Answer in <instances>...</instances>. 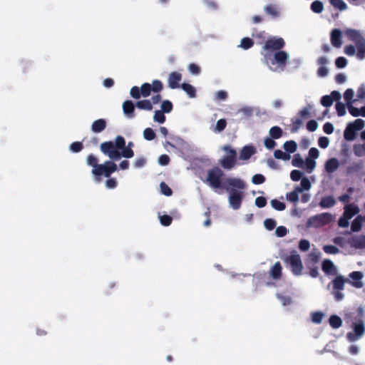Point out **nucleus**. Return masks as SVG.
<instances>
[{"mask_svg": "<svg viewBox=\"0 0 365 365\" xmlns=\"http://www.w3.org/2000/svg\"><path fill=\"white\" fill-rule=\"evenodd\" d=\"M352 328L353 331L349 332L347 334V338L350 341H354L359 339L365 333V324L362 321L354 323Z\"/></svg>", "mask_w": 365, "mask_h": 365, "instance_id": "12", "label": "nucleus"}, {"mask_svg": "<svg viewBox=\"0 0 365 365\" xmlns=\"http://www.w3.org/2000/svg\"><path fill=\"white\" fill-rule=\"evenodd\" d=\"M329 324L331 327L337 329L342 325V320L339 317L333 315L329 318Z\"/></svg>", "mask_w": 365, "mask_h": 365, "instance_id": "36", "label": "nucleus"}, {"mask_svg": "<svg viewBox=\"0 0 365 365\" xmlns=\"http://www.w3.org/2000/svg\"><path fill=\"white\" fill-rule=\"evenodd\" d=\"M346 34L351 41L355 43V44L360 41L361 39L364 38L360 32L354 29H347L346 31Z\"/></svg>", "mask_w": 365, "mask_h": 365, "instance_id": "25", "label": "nucleus"}, {"mask_svg": "<svg viewBox=\"0 0 365 365\" xmlns=\"http://www.w3.org/2000/svg\"><path fill=\"white\" fill-rule=\"evenodd\" d=\"M106 128V121L105 119H98L92 123L91 130L94 133H101Z\"/></svg>", "mask_w": 365, "mask_h": 365, "instance_id": "24", "label": "nucleus"}, {"mask_svg": "<svg viewBox=\"0 0 365 365\" xmlns=\"http://www.w3.org/2000/svg\"><path fill=\"white\" fill-rule=\"evenodd\" d=\"M364 274L361 271H354L349 274L347 282L356 289H361L364 286Z\"/></svg>", "mask_w": 365, "mask_h": 365, "instance_id": "11", "label": "nucleus"}, {"mask_svg": "<svg viewBox=\"0 0 365 365\" xmlns=\"http://www.w3.org/2000/svg\"><path fill=\"white\" fill-rule=\"evenodd\" d=\"M354 90L351 88L346 90V91L344 93V98L346 101V106H349V104H353V103H354L355 100L354 99Z\"/></svg>", "mask_w": 365, "mask_h": 365, "instance_id": "33", "label": "nucleus"}, {"mask_svg": "<svg viewBox=\"0 0 365 365\" xmlns=\"http://www.w3.org/2000/svg\"><path fill=\"white\" fill-rule=\"evenodd\" d=\"M181 88L185 91L190 98H195L196 96L195 88L189 83H182Z\"/></svg>", "mask_w": 365, "mask_h": 365, "instance_id": "35", "label": "nucleus"}, {"mask_svg": "<svg viewBox=\"0 0 365 365\" xmlns=\"http://www.w3.org/2000/svg\"><path fill=\"white\" fill-rule=\"evenodd\" d=\"M253 45H254V41L249 37H245L241 40L240 46L241 48H242L243 49L247 50V49L252 48L253 46Z\"/></svg>", "mask_w": 365, "mask_h": 365, "instance_id": "41", "label": "nucleus"}, {"mask_svg": "<svg viewBox=\"0 0 365 365\" xmlns=\"http://www.w3.org/2000/svg\"><path fill=\"white\" fill-rule=\"evenodd\" d=\"M354 152L356 155L362 157L365 155V145H356L354 146Z\"/></svg>", "mask_w": 365, "mask_h": 365, "instance_id": "51", "label": "nucleus"}, {"mask_svg": "<svg viewBox=\"0 0 365 365\" xmlns=\"http://www.w3.org/2000/svg\"><path fill=\"white\" fill-rule=\"evenodd\" d=\"M113 160H106L104 163L100 164L96 169H92L91 173L95 176L96 181L99 182L102 175L110 178L111 174L117 170V165Z\"/></svg>", "mask_w": 365, "mask_h": 365, "instance_id": "4", "label": "nucleus"}, {"mask_svg": "<svg viewBox=\"0 0 365 365\" xmlns=\"http://www.w3.org/2000/svg\"><path fill=\"white\" fill-rule=\"evenodd\" d=\"M173 106L171 101L165 100L161 103V111L165 113H169L173 110Z\"/></svg>", "mask_w": 365, "mask_h": 365, "instance_id": "42", "label": "nucleus"}, {"mask_svg": "<svg viewBox=\"0 0 365 365\" xmlns=\"http://www.w3.org/2000/svg\"><path fill=\"white\" fill-rule=\"evenodd\" d=\"M256 152L255 148L252 145H246L242 148L240 153V160H248Z\"/></svg>", "mask_w": 365, "mask_h": 365, "instance_id": "19", "label": "nucleus"}, {"mask_svg": "<svg viewBox=\"0 0 365 365\" xmlns=\"http://www.w3.org/2000/svg\"><path fill=\"white\" fill-rule=\"evenodd\" d=\"M227 126V121L225 119H220L217 121L216 125L214 128V132L220 133L223 131Z\"/></svg>", "mask_w": 365, "mask_h": 365, "instance_id": "45", "label": "nucleus"}, {"mask_svg": "<svg viewBox=\"0 0 365 365\" xmlns=\"http://www.w3.org/2000/svg\"><path fill=\"white\" fill-rule=\"evenodd\" d=\"M345 282H346V279L343 276H341V275L337 276L332 281L334 289L336 290H340V291L343 290L344 288Z\"/></svg>", "mask_w": 365, "mask_h": 365, "instance_id": "29", "label": "nucleus"}, {"mask_svg": "<svg viewBox=\"0 0 365 365\" xmlns=\"http://www.w3.org/2000/svg\"><path fill=\"white\" fill-rule=\"evenodd\" d=\"M130 96L135 99H139L142 95L140 92V88L138 86H133L131 88L130 91Z\"/></svg>", "mask_w": 365, "mask_h": 365, "instance_id": "59", "label": "nucleus"}, {"mask_svg": "<svg viewBox=\"0 0 365 365\" xmlns=\"http://www.w3.org/2000/svg\"><path fill=\"white\" fill-rule=\"evenodd\" d=\"M188 70H189L190 73H191L192 74H194V75H198L201 71L200 66L195 63H190L188 66Z\"/></svg>", "mask_w": 365, "mask_h": 365, "instance_id": "62", "label": "nucleus"}, {"mask_svg": "<svg viewBox=\"0 0 365 365\" xmlns=\"http://www.w3.org/2000/svg\"><path fill=\"white\" fill-rule=\"evenodd\" d=\"M331 42L335 47H341L342 45L341 32L339 29H334L331 33Z\"/></svg>", "mask_w": 365, "mask_h": 365, "instance_id": "20", "label": "nucleus"}, {"mask_svg": "<svg viewBox=\"0 0 365 365\" xmlns=\"http://www.w3.org/2000/svg\"><path fill=\"white\" fill-rule=\"evenodd\" d=\"M300 180V187H298V192L309 190L312 185L309 179L305 177L301 178L300 174L298 172V180Z\"/></svg>", "mask_w": 365, "mask_h": 365, "instance_id": "28", "label": "nucleus"}, {"mask_svg": "<svg viewBox=\"0 0 365 365\" xmlns=\"http://www.w3.org/2000/svg\"><path fill=\"white\" fill-rule=\"evenodd\" d=\"M266 178L262 174H256L253 175L252 178V182L253 184L255 185H260L265 182Z\"/></svg>", "mask_w": 365, "mask_h": 365, "instance_id": "52", "label": "nucleus"}, {"mask_svg": "<svg viewBox=\"0 0 365 365\" xmlns=\"http://www.w3.org/2000/svg\"><path fill=\"white\" fill-rule=\"evenodd\" d=\"M245 187V182L240 178H228L225 180L223 188L230 192L229 203L234 210L241 207L243 199V192L235 188L244 190Z\"/></svg>", "mask_w": 365, "mask_h": 365, "instance_id": "2", "label": "nucleus"}, {"mask_svg": "<svg viewBox=\"0 0 365 365\" xmlns=\"http://www.w3.org/2000/svg\"><path fill=\"white\" fill-rule=\"evenodd\" d=\"M223 150L229 153V155L224 156L220 160V165L226 169H232L237 163V152L231 146L226 145L223 147Z\"/></svg>", "mask_w": 365, "mask_h": 365, "instance_id": "7", "label": "nucleus"}, {"mask_svg": "<svg viewBox=\"0 0 365 365\" xmlns=\"http://www.w3.org/2000/svg\"><path fill=\"white\" fill-rule=\"evenodd\" d=\"M281 259L285 267L289 268L294 274H297V250H292L282 253Z\"/></svg>", "mask_w": 365, "mask_h": 365, "instance_id": "10", "label": "nucleus"}, {"mask_svg": "<svg viewBox=\"0 0 365 365\" xmlns=\"http://www.w3.org/2000/svg\"><path fill=\"white\" fill-rule=\"evenodd\" d=\"M319 150L316 148H312L309 150L308 156L304 160L298 158V167L304 169L307 173H311L316 168V160L319 157Z\"/></svg>", "mask_w": 365, "mask_h": 365, "instance_id": "5", "label": "nucleus"}, {"mask_svg": "<svg viewBox=\"0 0 365 365\" xmlns=\"http://www.w3.org/2000/svg\"><path fill=\"white\" fill-rule=\"evenodd\" d=\"M311 9L314 13L319 14L324 10V6L322 1H314L311 5Z\"/></svg>", "mask_w": 365, "mask_h": 365, "instance_id": "49", "label": "nucleus"}, {"mask_svg": "<svg viewBox=\"0 0 365 365\" xmlns=\"http://www.w3.org/2000/svg\"><path fill=\"white\" fill-rule=\"evenodd\" d=\"M336 110L338 115H339V116H344L346 113L345 105L344 103H342L341 102L336 103Z\"/></svg>", "mask_w": 365, "mask_h": 365, "instance_id": "55", "label": "nucleus"}, {"mask_svg": "<svg viewBox=\"0 0 365 365\" xmlns=\"http://www.w3.org/2000/svg\"><path fill=\"white\" fill-rule=\"evenodd\" d=\"M339 160L334 158L328 160L324 165L325 171L328 173L335 172L339 168Z\"/></svg>", "mask_w": 365, "mask_h": 365, "instance_id": "21", "label": "nucleus"}, {"mask_svg": "<svg viewBox=\"0 0 365 365\" xmlns=\"http://www.w3.org/2000/svg\"><path fill=\"white\" fill-rule=\"evenodd\" d=\"M152 91L151 84L148 83H144L140 87V92L143 97H148Z\"/></svg>", "mask_w": 365, "mask_h": 365, "instance_id": "40", "label": "nucleus"}, {"mask_svg": "<svg viewBox=\"0 0 365 365\" xmlns=\"http://www.w3.org/2000/svg\"><path fill=\"white\" fill-rule=\"evenodd\" d=\"M123 110L124 114L128 118H132L135 117V105L131 101L127 100L123 103Z\"/></svg>", "mask_w": 365, "mask_h": 365, "instance_id": "18", "label": "nucleus"}, {"mask_svg": "<svg viewBox=\"0 0 365 365\" xmlns=\"http://www.w3.org/2000/svg\"><path fill=\"white\" fill-rule=\"evenodd\" d=\"M336 204V200L332 196H325L322 198L319 205L322 208H329Z\"/></svg>", "mask_w": 365, "mask_h": 365, "instance_id": "27", "label": "nucleus"}, {"mask_svg": "<svg viewBox=\"0 0 365 365\" xmlns=\"http://www.w3.org/2000/svg\"><path fill=\"white\" fill-rule=\"evenodd\" d=\"M83 148V143L81 142H73L70 145V150L73 153H78Z\"/></svg>", "mask_w": 365, "mask_h": 365, "instance_id": "53", "label": "nucleus"}, {"mask_svg": "<svg viewBox=\"0 0 365 365\" xmlns=\"http://www.w3.org/2000/svg\"><path fill=\"white\" fill-rule=\"evenodd\" d=\"M274 155L277 159L283 160H288L291 158L290 154L283 152L281 150H276L274 153Z\"/></svg>", "mask_w": 365, "mask_h": 365, "instance_id": "47", "label": "nucleus"}, {"mask_svg": "<svg viewBox=\"0 0 365 365\" xmlns=\"http://www.w3.org/2000/svg\"><path fill=\"white\" fill-rule=\"evenodd\" d=\"M277 143L272 138H266L264 139V145L265 147L269 149L272 150L276 146Z\"/></svg>", "mask_w": 365, "mask_h": 365, "instance_id": "61", "label": "nucleus"}, {"mask_svg": "<svg viewBox=\"0 0 365 365\" xmlns=\"http://www.w3.org/2000/svg\"><path fill=\"white\" fill-rule=\"evenodd\" d=\"M160 222L163 226H169L173 222V218L170 215H163L160 216Z\"/></svg>", "mask_w": 365, "mask_h": 365, "instance_id": "54", "label": "nucleus"}, {"mask_svg": "<svg viewBox=\"0 0 365 365\" xmlns=\"http://www.w3.org/2000/svg\"><path fill=\"white\" fill-rule=\"evenodd\" d=\"M349 124L356 132L361 130L365 126V122L362 119H356Z\"/></svg>", "mask_w": 365, "mask_h": 365, "instance_id": "39", "label": "nucleus"}, {"mask_svg": "<svg viewBox=\"0 0 365 365\" xmlns=\"http://www.w3.org/2000/svg\"><path fill=\"white\" fill-rule=\"evenodd\" d=\"M284 46V41L282 38L272 37L268 38L262 46L261 54H264L266 52L272 53L275 51H281Z\"/></svg>", "mask_w": 365, "mask_h": 365, "instance_id": "8", "label": "nucleus"}, {"mask_svg": "<svg viewBox=\"0 0 365 365\" xmlns=\"http://www.w3.org/2000/svg\"><path fill=\"white\" fill-rule=\"evenodd\" d=\"M143 137L147 140H153L156 137V135L152 128H147L143 130Z\"/></svg>", "mask_w": 365, "mask_h": 365, "instance_id": "48", "label": "nucleus"}, {"mask_svg": "<svg viewBox=\"0 0 365 365\" xmlns=\"http://www.w3.org/2000/svg\"><path fill=\"white\" fill-rule=\"evenodd\" d=\"M331 4L340 11H344L347 9L346 4L343 0H329Z\"/></svg>", "mask_w": 365, "mask_h": 365, "instance_id": "38", "label": "nucleus"}, {"mask_svg": "<svg viewBox=\"0 0 365 365\" xmlns=\"http://www.w3.org/2000/svg\"><path fill=\"white\" fill-rule=\"evenodd\" d=\"M182 80L181 73L174 71L170 73L168 77V86L170 88L175 89L180 87V82Z\"/></svg>", "mask_w": 365, "mask_h": 365, "instance_id": "15", "label": "nucleus"}, {"mask_svg": "<svg viewBox=\"0 0 365 365\" xmlns=\"http://www.w3.org/2000/svg\"><path fill=\"white\" fill-rule=\"evenodd\" d=\"M264 12L272 19H275L280 16V10L276 4H269L264 6Z\"/></svg>", "mask_w": 365, "mask_h": 365, "instance_id": "17", "label": "nucleus"}, {"mask_svg": "<svg viewBox=\"0 0 365 365\" xmlns=\"http://www.w3.org/2000/svg\"><path fill=\"white\" fill-rule=\"evenodd\" d=\"M134 143L128 142L126 145L125 140L122 135H118L114 141L103 142L100 145L101 151L108 156L110 160H119L121 158H131L134 156L133 147Z\"/></svg>", "mask_w": 365, "mask_h": 365, "instance_id": "1", "label": "nucleus"}, {"mask_svg": "<svg viewBox=\"0 0 365 365\" xmlns=\"http://www.w3.org/2000/svg\"><path fill=\"white\" fill-rule=\"evenodd\" d=\"M161 192L166 196H170L173 193L171 188L164 182H162L160 185Z\"/></svg>", "mask_w": 365, "mask_h": 365, "instance_id": "57", "label": "nucleus"}, {"mask_svg": "<svg viewBox=\"0 0 365 365\" xmlns=\"http://www.w3.org/2000/svg\"><path fill=\"white\" fill-rule=\"evenodd\" d=\"M135 106L138 109L145 110H152L153 105L150 100L145 99L142 101H138L135 103Z\"/></svg>", "mask_w": 365, "mask_h": 365, "instance_id": "31", "label": "nucleus"}, {"mask_svg": "<svg viewBox=\"0 0 365 365\" xmlns=\"http://www.w3.org/2000/svg\"><path fill=\"white\" fill-rule=\"evenodd\" d=\"M356 131L350 126L347 125L344 132V137L346 140H353L355 138Z\"/></svg>", "mask_w": 365, "mask_h": 365, "instance_id": "34", "label": "nucleus"}, {"mask_svg": "<svg viewBox=\"0 0 365 365\" xmlns=\"http://www.w3.org/2000/svg\"><path fill=\"white\" fill-rule=\"evenodd\" d=\"M262 55L263 56V63H264L270 70L276 72L284 70L287 59V54L285 51L266 52Z\"/></svg>", "mask_w": 365, "mask_h": 365, "instance_id": "3", "label": "nucleus"}, {"mask_svg": "<svg viewBox=\"0 0 365 365\" xmlns=\"http://www.w3.org/2000/svg\"><path fill=\"white\" fill-rule=\"evenodd\" d=\"M276 225L277 223L275 220L271 218H267L264 221V225L265 228L269 231L274 230L276 227Z\"/></svg>", "mask_w": 365, "mask_h": 365, "instance_id": "56", "label": "nucleus"}, {"mask_svg": "<svg viewBox=\"0 0 365 365\" xmlns=\"http://www.w3.org/2000/svg\"><path fill=\"white\" fill-rule=\"evenodd\" d=\"M151 88L154 93H159L163 90V85L160 81L154 80L151 84Z\"/></svg>", "mask_w": 365, "mask_h": 365, "instance_id": "50", "label": "nucleus"}, {"mask_svg": "<svg viewBox=\"0 0 365 365\" xmlns=\"http://www.w3.org/2000/svg\"><path fill=\"white\" fill-rule=\"evenodd\" d=\"M269 135L273 139H279L282 135V130L278 126H273L269 130Z\"/></svg>", "mask_w": 365, "mask_h": 365, "instance_id": "37", "label": "nucleus"}, {"mask_svg": "<svg viewBox=\"0 0 365 365\" xmlns=\"http://www.w3.org/2000/svg\"><path fill=\"white\" fill-rule=\"evenodd\" d=\"M283 148L289 154L293 153L297 150V143L294 140L287 141L284 143Z\"/></svg>", "mask_w": 365, "mask_h": 365, "instance_id": "32", "label": "nucleus"}, {"mask_svg": "<svg viewBox=\"0 0 365 365\" xmlns=\"http://www.w3.org/2000/svg\"><path fill=\"white\" fill-rule=\"evenodd\" d=\"M349 244L351 247H353L356 250L365 249V235H354L349 240Z\"/></svg>", "mask_w": 365, "mask_h": 365, "instance_id": "13", "label": "nucleus"}, {"mask_svg": "<svg viewBox=\"0 0 365 365\" xmlns=\"http://www.w3.org/2000/svg\"><path fill=\"white\" fill-rule=\"evenodd\" d=\"M349 218L345 215H342L339 220V226L341 227H347L349 225Z\"/></svg>", "mask_w": 365, "mask_h": 365, "instance_id": "64", "label": "nucleus"}, {"mask_svg": "<svg viewBox=\"0 0 365 365\" xmlns=\"http://www.w3.org/2000/svg\"><path fill=\"white\" fill-rule=\"evenodd\" d=\"M86 163L88 165L93 167V169H96L100 165L98 158L93 154L88 155Z\"/></svg>", "mask_w": 365, "mask_h": 365, "instance_id": "43", "label": "nucleus"}, {"mask_svg": "<svg viewBox=\"0 0 365 365\" xmlns=\"http://www.w3.org/2000/svg\"><path fill=\"white\" fill-rule=\"evenodd\" d=\"M224 175L223 171L218 167H214L207 171V176L204 181L214 189H218L224 187L222 185V178Z\"/></svg>", "mask_w": 365, "mask_h": 365, "instance_id": "6", "label": "nucleus"}, {"mask_svg": "<svg viewBox=\"0 0 365 365\" xmlns=\"http://www.w3.org/2000/svg\"><path fill=\"white\" fill-rule=\"evenodd\" d=\"M164 113H163L160 110H155L153 116L154 121L158 122L159 123H163L166 120Z\"/></svg>", "mask_w": 365, "mask_h": 365, "instance_id": "46", "label": "nucleus"}, {"mask_svg": "<svg viewBox=\"0 0 365 365\" xmlns=\"http://www.w3.org/2000/svg\"><path fill=\"white\" fill-rule=\"evenodd\" d=\"M294 296V292L292 291H283L277 294V299L281 302L283 306L290 305L292 301V297Z\"/></svg>", "mask_w": 365, "mask_h": 365, "instance_id": "14", "label": "nucleus"}, {"mask_svg": "<svg viewBox=\"0 0 365 365\" xmlns=\"http://www.w3.org/2000/svg\"><path fill=\"white\" fill-rule=\"evenodd\" d=\"M365 222V217L358 215L351 222V230L354 232H359Z\"/></svg>", "mask_w": 365, "mask_h": 365, "instance_id": "23", "label": "nucleus"}, {"mask_svg": "<svg viewBox=\"0 0 365 365\" xmlns=\"http://www.w3.org/2000/svg\"><path fill=\"white\" fill-rule=\"evenodd\" d=\"M287 200L292 202H297V185L294 187L292 192L287 193L286 195Z\"/></svg>", "mask_w": 365, "mask_h": 365, "instance_id": "60", "label": "nucleus"}, {"mask_svg": "<svg viewBox=\"0 0 365 365\" xmlns=\"http://www.w3.org/2000/svg\"><path fill=\"white\" fill-rule=\"evenodd\" d=\"M344 215L351 219L355 215L359 212V207L354 204H348L344 207Z\"/></svg>", "mask_w": 365, "mask_h": 365, "instance_id": "22", "label": "nucleus"}, {"mask_svg": "<svg viewBox=\"0 0 365 365\" xmlns=\"http://www.w3.org/2000/svg\"><path fill=\"white\" fill-rule=\"evenodd\" d=\"M272 207L278 211H282L285 209L286 205L284 202H280L277 199H273L270 202Z\"/></svg>", "mask_w": 365, "mask_h": 365, "instance_id": "44", "label": "nucleus"}, {"mask_svg": "<svg viewBox=\"0 0 365 365\" xmlns=\"http://www.w3.org/2000/svg\"><path fill=\"white\" fill-rule=\"evenodd\" d=\"M282 274V267L279 262H275L270 268L269 275L274 280H279L281 279Z\"/></svg>", "mask_w": 365, "mask_h": 365, "instance_id": "16", "label": "nucleus"}, {"mask_svg": "<svg viewBox=\"0 0 365 365\" xmlns=\"http://www.w3.org/2000/svg\"><path fill=\"white\" fill-rule=\"evenodd\" d=\"M324 250L326 253L329 255H335L339 253V250L334 245L324 246Z\"/></svg>", "mask_w": 365, "mask_h": 365, "instance_id": "58", "label": "nucleus"}, {"mask_svg": "<svg viewBox=\"0 0 365 365\" xmlns=\"http://www.w3.org/2000/svg\"><path fill=\"white\" fill-rule=\"evenodd\" d=\"M356 56L359 59H364L365 58V38L361 39L356 44Z\"/></svg>", "mask_w": 365, "mask_h": 365, "instance_id": "30", "label": "nucleus"}, {"mask_svg": "<svg viewBox=\"0 0 365 365\" xmlns=\"http://www.w3.org/2000/svg\"><path fill=\"white\" fill-rule=\"evenodd\" d=\"M332 103H333L332 97L330 96H324L322 97V98L321 100L322 105L325 107L331 106Z\"/></svg>", "mask_w": 365, "mask_h": 365, "instance_id": "63", "label": "nucleus"}, {"mask_svg": "<svg viewBox=\"0 0 365 365\" xmlns=\"http://www.w3.org/2000/svg\"><path fill=\"white\" fill-rule=\"evenodd\" d=\"M334 217L330 213H322L317 215L309 219L307 222L308 227H320L329 224L333 221Z\"/></svg>", "mask_w": 365, "mask_h": 365, "instance_id": "9", "label": "nucleus"}, {"mask_svg": "<svg viewBox=\"0 0 365 365\" xmlns=\"http://www.w3.org/2000/svg\"><path fill=\"white\" fill-rule=\"evenodd\" d=\"M322 269L328 274H335L337 269L331 260H325L322 264Z\"/></svg>", "mask_w": 365, "mask_h": 365, "instance_id": "26", "label": "nucleus"}]
</instances>
